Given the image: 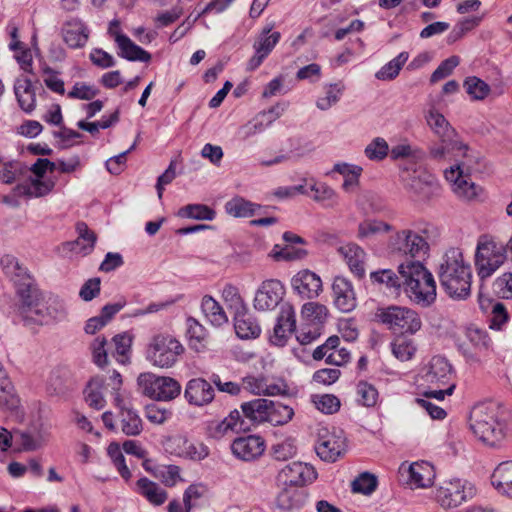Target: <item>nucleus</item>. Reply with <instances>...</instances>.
<instances>
[{"instance_id":"f257e3e1","label":"nucleus","mask_w":512,"mask_h":512,"mask_svg":"<svg viewBox=\"0 0 512 512\" xmlns=\"http://www.w3.org/2000/svg\"><path fill=\"white\" fill-rule=\"evenodd\" d=\"M470 429L483 444L500 448L512 438V415L501 405H480L472 411Z\"/></svg>"},{"instance_id":"f03ea898","label":"nucleus","mask_w":512,"mask_h":512,"mask_svg":"<svg viewBox=\"0 0 512 512\" xmlns=\"http://www.w3.org/2000/svg\"><path fill=\"white\" fill-rule=\"evenodd\" d=\"M438 277L450 298L464 300L470 295L472 270L460 249L446 251L439 265Z\"/></svg>"},{"instance_id":"7ed1b4c3","label":"nucleus","mask_w":512,"mask_h":512,"mask_svg":"<svg viewBox=\"0 0 512 512\" xmlns=\"http://www.w3.org/2000/svg\"><path fill=\"white\" fill-rule=\"evenodd\" d=\"M402 286L409 299L422 307L436 300V283L432 273L420 262L406 260L398 266Z\"/></svg>"},{"instance_id":"20e7f679","label":"nucleus","mask_w":512,"mask_h":512,"mask_svg":"<svg viewBox=\"0 0 512 512\" xmlns=\"http://www.w3.org/2000/svg\"><path fill=\"white\" fill-rule=\"evenodd\" d=\"M56 169V163L47 158H38L31 166L32 176L14 187V192L19 196L27 198H40L50 194L55 181L52 178H45L47 172H53Z\"/></svg>"},{"instance_id":"39448f33","label":"nucleus","mask_w":512,"mask_h":512,"mask_svg":"<svg viewBox=\"0 0 512 512\" xmlns=\"http://www.w3.org/2000/svg\"><path fill=\"white\" fill-rule=\"evenodd\" d=\"M184 347L178 339L169 334H158L149 342L146 359L155 367L171 368L184 353Z\"/></svg>"},{"instance_id":"423d86ee","label":"nucleus","mask_w":512,"mask_h":512,"mask_svg":"<svg viewBox=\"0 0 512 512\" xmlns=\"http://www.w3.org/2000/svg\"><path fill=\"white\" fill-rule=\"evenodd\" d=\"M137 385L143 395L158 401L172 400L181 392V385L177 380L151 372L141 373L137 378Z\"/></svg>"},{"instance_id":"0eeeda50","label":"nucleus","mask_w":512,"mask_h":512,"mask_svg":"<svg viewBox=\"0 0 512 512\" xmlns=\"http://www.w3.org/2000/svg\"><path fill=\"white\" fill-rule=\"evenodd\" d=\"M506 260L505 248L488 238L477 244L475 266L481 279L490 277Z\"/></svg>"},{"instance_id":"6e6552de","label":"nucleus","mask_w":512,"mask_h":512,"mask_svg":"<svg viewBox=\"0 0 512 512\" xmlns=\"http://www.w3.org/2000/svg\"><path fill=\"white\" fill-rule=\"evenodd\" d=\"M476 495L473 483L463 479L444 481L437 489L436 499L444 508H455Z\"/></svg>"},{"instance_id":"1a4fd4ad","label":"nucleus","mask_w":512,"mask_h":512,"mask_svg":"<svg viewBox=\"0 0 512 512\" xmlns=\"http://www.w3.org/2000/svg\"><path fill=\"white\" fill-rule=\"evenodd\" d=\"M379 317L390 329L403 333L415 334L422 327L419 314L407 307L389 306L379 314Z\"/></svg>"},{"instance_id":"9d476101","label":"nucleus","mask_w":512,"mask_h":512,"mask_svg":"<svg viewBox=\"0 0 512 512\" xmlns=\"http://www.w3.org/2000/svg\"><path fill=\"white\" fill-rule=\"evenodd\" d=\"M444 175L450 183L453 193L462 201H474L481 195L482 188L471 181L464 162L445 170Z\"/></svg>"},{"instance_id":"9b49d317","label":"nucleus","mask_w":512,"mask_h":512,"mask_svg":"<svg viewBox=\"0 0 512 512\" xmlns=\"http://www.w3.org/2000/svg\"><path fill=\"white\" fill-rule=\"evenodd\" d=\"M346 449V438L342 430L332 427H321L318 430L316 452L327 462H335Z\"/></svg>"},{"instance_id":"f8f14e48","label":"nucleus","mask_w":512,"mask_h":512,"mask_svg":"<svg viewBox=\"0 0 512 512\" xmlns=\"http://www.w3.org/2000/svg\"><path fill=\"white\" fill-rule=\"evenodd\" d=\"M405 189L415 203H429L441 195V186L436 178L427 172L413 175Z\"/></svg>"},{"instance_id":"ddd939ff","label":"nucleus","mask_w":512,"mask_h":512,"mask_svg":"<svg viewBox=\"0 0 512 512\" xmlns=\"http://www.w3.org/2000/svg\"><path fill=\"white\" fill-rule=\"evenodd\" d=\"M21 304L18 308V314L25 325L48 324L45 311V305L39 303L38 290L35 287L28 289H19Z\"/></svg>"},{"instance_id":"4468645a","label":"nucleus","mask_w":512,"mask_h":512,"mask_svg":"<svg viewBox=\"0 0 512 512\" xmlns=\"http://www.w3.org/2000/svg\"><path fill=\"white\" fill-rule=\"evenodd\" d=\"M242 388L254 395L285 396L289 394V386L282 378L265 376H246L242 379Z\"/></svg>"},{"instance_id":"2eb2a0df","label":"nucleus","mask_w":512,"mask_h":512,"mask_svg":"<svg viewBox=\"0 0 512 512\" xmlns=\"http://www.w3.org/2000/svg\"><path fill=\"white\" fill-rule=\"evenodd\" d=\"M317 478L315 469L303 462H292L285 465L278 473L281 486L301 488Z\"/></svg>"},{"instance_id":"dca6fc26","label":"nucleus","mask_w":512,"mask_h":512,"mask_svg":"<svg viewBox=\"0 0 512 512\" xmlns=\"http://www.w3.org/2000/svg\"><path fill=\"white\" fill-rule=\"evenodd\" d=\"M284 294L285 288L279 280H265L256 292L254 307L259 311L273 310L282 301Z\"/></svg>"},{"instance_id":"f3484780","label":"nucleus","mask_w":512,"mask_h":512,"mask_svg":"<svg viewBox=\"0 0 512 512\" xmlns=\"http://www.w3.org/2000/svg\"><path fill=\"white\" fill-rule=\"evenodd\" d=\"M392 245L395 250L411 257L424 256L429 250L427 241L410 229L397 232Z\"/></svg>"},{"instance_id":"a211bd4d","label":"nucleus","mask_w":512,"mask_h":512,"mask_svg":"<svg viewBox=\"0 0 512 512\" xmlns=\"http://www.w3.org/2000/svg\"><path fill=\"white\" fill-rule=\"evenodd\" d=\"M291 287L302 299L317 298L323 290L320 276L309 269L298 271L291 279Z\"/></svg>"},{"instance_id":"6ab92c4d","label":"nucleus","mask_w":512,"mask_h":512,"mask_svg":"<svg viewBox=\"0 0 512 512\" xmlns=\"http://www.w3.org/2000/svg\"><path fill=\"white\" fill-rule=\"evenodd\" d=\"M454 372L449 361L442 356H433L424 367L423 379L430 385L438 387L453 382Z\"/></svg>"},{"instance_id":"aec40b11","label":"nucleus","mask_w":512,"mask_h":512,"mask_svg":"<svg viewBox=\"0 0 512 512\" xmlns=\"http://www.w3.org/2000/svg\"><path fill=\"white\" fill-rule=\"evenodd\" d=\"M296 328L295 311L291 304L283 303L277 317L276 325L270 336V342L273 345L282 347L286 344L288 338Z\"/></svg>"},{"instance_id":"412c9836","label":"nucleus","mask_w":512,"mask_h":512,"mask_svg":"<svg viewBox=\"0 0 512 512\" xmlns=\"http://www.w3.org/2000/svg\"><path fill=\"white\" fill-rule=\"evenodd\" d=\"M265 448L264 439L257 435L238 437L231 444L232 454L242 461L258 459L264 453Z\"/></svg>"},{"instance_id":"4be33fe9","label":"nucleus","mask_w":512,"mask_h":512,"mask_svg":"<svg viewBox=\"0 0 512 512\" xmlns=\"http://www.w3.org/2000/svg\"><path fill=\"white\" fill-rule=\"evenodd\" d=\"M332 293L334 305L341 312H351L357 306L353 285L347 278L336 276L332 283Z\"/></svg>"},{"instance_id":"5701e85b","label":"nucleus","mask_w":512,"mask_h":512,"mask_svg":"<svg viewBox=\"0 0 512 512\" xmlns=\"http://www.w3.org/2000/svg\"><path fill=\"white\" fill-rule=\"evenodd\" d=\"M184 396L189 404L198 407L211 403L214 399V389L203 378H194L188 381Z\"/></svg>"},{"instance_id":"b1692460","label":"nucleus","mask_w":512,"mask_h":512,"mask_svg":"<svg viewBox=\"0 0 512 512\" xmlns=\"http://www.w3.org/2000/svg\"><path fill=\"white\" fill-rule=\"evenodd\" d=\"M133 490L153 506H161L168 500V492L159 483L145 476L135 482Z\"/></svg>"},{"instance_id":"393cba45","label":"nucleus","mask_w":512,"mask_h":512,"mask_svg":"<svg viewBox=\"0 0 512 512\" xmlns=\"http://www.w3.org/2000/svg\"><path fill=\"white\" fill-rule=\"evenodd\" d=\"M171 441L179 457L193 461H201L209 454V449L205 444L199 441H191L185 436H175Z\"/></svg>"},{"instance_id":"a878e982","label":"nucleus","mask_w":512,"mask_h":512,"mask_svg":"<svg viewBox=\"0 0 512 512\" xmlns=\"http://www.w3.org/2000/svg\"><path fill=\"white\" fill-rule=\"evenodd\" d=\"M0 264L3 272L18 286V290L20 288L28 289L34 287L29 273L26 268L19 263L16 257L4 255L0 259Z\"/></svg>"},{"instance_id":"bb28decb","label":"nucleus","mask_w":512,"mask_h":512,"mask_svg":"<svg viewBox=\"0 0 512 512\" xmlns=\"http://www.w3.org/2000/svg\"><path fill=\"white\" fill-rule=\"evenodd\" d=\"M64 42L73 49L85 46L89 38L86 25L78 18L67 20L62 27Z\"/></svg>"},{"instance_id":"cd10ccee","label":"nucleus","mask_w":512,"mask_h":512,"mask_svg":"<svg viewBox=\"0 0 512 512\" xmlns=\"http://www.w3.org/2000/svg\"><path fill=\"white\" fill-rule=\"evenodd\" d=\"M408 483L414 488H428L433 485L435 469L426 461H418L407 468Z\"/></svg>"},{"instance_id":"c85d7f7f","label":"nucleus","mask_w":512,"mask_h":512,"mask_svg":"<svg viewBox=\"0 0 512 512\" xmlns=\"http://www.w3.org/2000/svg\"><path fill=\"white\" fill-rule=\"evenodd\" d=\"M306 498L307 495L301 488L282 486L276 498V506L283 512H293L304 506Z\"/></svg>"},{"instance_id":"c756f323","label":"nucleus","mask_w":512,"mask_h":512,"mask_svg":"<svg viewBox=\"0 0 512 512\" xmlns=\"http://www.w3.org/2000/svg\"><path fill=\"white\" fill-rule=\"evenodd\" d=\"M14 93L19 107L25 113H31L36 108V93L32 81L24 76L18 77L14 82Z\"/></svg>"},{"instance_id":"7c9ffc66","label":"nucleus","mask_w":512,"mask_h":512,"mask_svg":"<svg viewBox=\"0 0 512 512\" xmlns=\"http://www.w3.org/2000/svg\"><path fill=\"white\" fill-rule=\"evenodd\" d=\"M241 429V415L239 411L234 410L223 420L211 421L207 426V433L214 439H220L230 432H237Z\"/></svg>"},{"instance_id":"2f4dec72","label":"nucleus","mask_w":512,"mask_h":512,"mask_svg":"<svg viewBox=\"0 0 512 512\" xmlns=\"http://www.w3.org/2000/svg\"><path fill=\"white\" fill-rule=\"evenodd\" d=\"M338 251L345 259L350 271L358 278H362L365 275L364 250L356 244H347L341 246Z\"/></svg>"},{"instance_id":"473e14b6","label":"nucleus","mask_w":512,"mask_h":512,"mask_svg":"<svg viewBox=\"0 0 512 512\" xmlns=\"http://www.w3.org/2000/svg\"><path fill=\"white\" fill-rule=\"evenodd\" d=\"M116 406L121 409V430L127 436H136L142 432V420L132 409L126 408L123 400L117 395L114 397Z\"/></svg>"},{"instance_id":"72a5a7b5","label":"nucleus","mask_w":512,"mask_h":512,"mask_svg":"<svg viewBox=\"0 0 512 512\" xmlns=\"http://www.w3.org/2000/svg\"><path fill=\"white\" fill-rule=\"evenodd\" d=\"M440 142L429 148V155L434 160H446L452 156L454 151L465 152L468 147L457 139V136H450L448 141L441 137ZM465 155V153H463Z\"/></svg>"},{"instance_id":"f704fd0d","label":"nucleus","mask_w":512,"mask_h":512,"mask_svg":"<svg viewBox=\"0 0 512 512\" xmlns=\"http://www.w3.org/2000/svg\"><path fill=\"white\" fill-rule=\"evenodd\" d=\"M491 480L499 493L512 497V461L500 463L495 468Z\"/></svg>"},{"instance_id":"c9c22d12","label":"nucleus","mask_w":512,"mask_h":512,"mask_svg":"<svg viewBox=\"0 0 512 512\" xmlns=\"http://www.w3.org/2000/svg\"><path fill=\"white\" fill-rule=\"evenodd\" d=\"M428 126L438 137H444L447 141L450 136H457L455 129L450 125L448 120L434 107H431L425 114Z\"/></svg>"},{"instance_id":"e433bc0d","label":"nucleus","mask_w":512,"mask_h":512,"mask_svg":"<svg viewBox=\"0 0 512 512\" xmlns=\"http://www.w3.org/2000/svg\"><path fill=\"white\" fill-rule=\"evenodd\" d=\"M233 318L235 332L239 338L251 339L260 335L261 328L256 320L248 313V309H245L243 313Z\"/></svg>"},{"instance_id":"4c0bfd02","label":"nucleus","mask_w":512,"mask_h":512,"mask_svg":"<svg viewBox=\"0 0 512 512\" xmlns=\"http://www.w3.org/2000/svg\"><path fill=\"white\" fill-rule=\"evenodd\" d=\"M344 91L345 85L342 81L325 84L323 94L316 100V107L321 111L329 110L340 101Z\"/></svg>"},{"instance_id":"58836bf2","label":"nucleus","mask_w":512,"mask_h":512,"mask_svg":"<svg viewBox=\"0 0 512 512\" xmlns=\"http://www.w3.org/2000/svg\"><path fill=\"white\" fill-rule=\"evenodd\" d=\"M117 45L120 50L118 55L129 61L148 62L151 59V55L128 36H117Z\"/></svg>"},{"instance_id":"ea45409f","label":"nucleus","mask_w":512,"mask_h":512,"mask_svg":"<svg viewBox=\"0 0 512 512\" xmlns=\"http://www.w3.org/2000/svg\"><path fill=\"white\" fill-rule=\"evenodd\" d=\"M201 310L205 318L213 325L220 327L228 322V317L222 306L210 295L201 300Z\"/></svg>"},{"instance_id":"a19ab883","label":"nucleus","mask_w":512,"mask_h":512,"mask_svg":"<svg viewBox=\"0 0 512 512\" xmlns=\"http://www.w3.org/2000/svg\"><path fill=\"white\" fill-rule=\"evenodd\" d=\"M362 167L349 163H336L333 166V172H337L344 177L342 188L345 192H353L359 185V177L362 174Z\"/></svg>"},{"instance_id":"79ce46f5","label":"nucleus","mask_w":512,"mask_h":512,"mask_svg":"<svg viewBox=\"0 0 512 512\" xmlns=\"http://www.w3.org/2000/svg\"><path fill=\"white\" fill-rule=\"evenodd\" d=\"M107 391L106 382L102 377H94L85 389V399L88 405L97 410L105 406L104 393Z\"/></svg>"},{"instance_id":"37998d69","label":"nucleus","mask_w":512,"mask_h":512,"mask_svg":"<svg viewBox=\"0 0 512 512\" xmlns=\"http://www.w3.org/2000/svg\"><path fill=\"white\" fill-rule=\"evenodd\" d=\"M269 405L271 400L258 398L241 405L243 414L255 423L267 422Z\"/></svg>"},{"instance_id":"c03bdc74","label":"nucleus","mask_w":512,"mask_h":512,"mask_svg":"<svg viewBox=\"0 0 512 512\" xmlns=\"http://www.w3.org/2000/svg\"><path fill=\"white\" fill-rule=\"evenodd\" d=\"M78 238L72 243V250L82 255L92 252L96 242V235L89 230L85 223L77 224Z\"/></svg>"},{"instance_id":"a18cd8bd","label":"nucleus","mask_w":512,"mask_h":512,"mask_svg":"<svg viewBox=\"0 0 512 512\" xmlns=\"http://www.w3.org/2000/svg\"><path fill=\"white\" fill-rule=\"evenodd\" d=\"M281 38L278 31H273V25L265 26L257 36L253 48L268 56Z\"/></svg>"},{"instance_id":"49530a36","label":"nucleus","mask_w":512,"mask_h":512,"mask_svg":"<svg viewBox=\"0 0 512 512\" xmlns=\"http://www.w3.org/2000/svg\"><path fill=\"white\" fill-rule=\"evenodd\" d=\"M314 201L321 203L326 208H333L338 205V195L334 189L323 182H313L310 185Z\"/></svg>"},{"instance_id":"de8ad7c7","label":"nucleus","mask_w":512,"mask_h":512,"mask_svg":"<svg viewBox=\"0 0 512 512\" xmlns=\"http://www.w3.org/2000/svg\"><path fill=\"white\" fill-rule=\"evenodd\" d=\"M259 205L252 203L242 197H235L225 204L226 212L237 218H247L255 214Z\"/></svg>"},{"instance_id":"09e8293b","label":"nucleus","mask_w":512,"mask_h":512,"mask_svg":"<svg viewBox=\"0 0 512 512\" xmlns=\"http://www.w3.org/2000/svg\"><path fill=\"white\" fill-rule=\"evenodd\" d=\"M391 351L398 360L404 362L413 358L417 351V346L413 339L398 336L391 343Z\"/></svg>"},{"instance_id":"8fccbe9b","label":"nucleus","mask_w":512,"mask_h":512,"mask_svg":"<svg viewBox=\"0 0 512 512\" xmlns=\"http://www.w3.org/2000/svg\"><path fill=\"white\" fill-rule=\"evenodd\" d=\"M187 335L189 337V345L192 349L200 352L204 349V340L207 337L205 327L193 317H188L186 320Z\"/></svg>"},{"instance_id":"3c124183","label":"nucleus","mask_w":512,"mask_h":512,"mask_svg":"<svg viewBox=\"0 0 512 512\" xmlns=\"http://www.w3.org/2000/svg\"><path fill=\"white\" fill-rule=\"evenodd\" d=\"M222 299L226 307L233 313V317L243 313L247 306L237 287L226 284L222 289Z\"/></svg>"},{"instance_id":"603ef678","label":"nucleus","mask_w":512,"mask_h":512,"mask_svg":"<svg viewBox=\"0 0 512 512\" xmlns=\"http://www.w3.org/2000/svg\"><path fill=\"white\" fill-rule=\"evenodd\" d=\"M294 416V410L288 405L271 400L269 405L267 422L274 426L287 424Z\"/></svg>"},{"instance_id":"864d4df0","label":"nucleus","mask_w":512,"mask_h":512,"mask_svg":"<svg viewBox=\"0 0 512 512\" xmlns=\"http://www.w3.org/2000/svg\"><path fill=\"white\" fill-rule=\"evenodd\" d=\"M409 54L407 52H401L398 56L393 58L387 64H385L379 71L376 72L375 77L378 80L390 81L398 76L400 70L407 62Z\"/></svg>"},{"instance_id":"5fc2aeb1","label":"nucleus","mask_w":512,"mask_h":512,"mask_svg":"<svg viewBox=\"0 0 512 512\" xmlns=\"http://www.w3.org/2000/svg\"><path fill=\"white\" fill-rule=\"evenodd\" d=\"M463 86L467 94L475 101L484 100L490 93V86L476 76H469L464 80Z\"/></svg>"},{"instance_id":"6e6d98bb","label":"nucleus","mask_w":512,"mask_h":512,"mask_svg":"<svg viewBox=\"0 0 512 512\" xmlns=\"http://www.w3.org/2000/svg\"><path fill=\"white\" fill-rule=\"evenodd\" d=\"M107 454L123 480L126 482L130 481L132 473L126 465L125 457L121 451L120 445L116 442L110 443L107 448Z\"/></svg>"},{"instance_id":"4d7b16f0","label":"nucleus","mask_w":512,"mask_h":512,"mask_svg":"<svg viewBox=\"0 0 512 512\" xmlns=\"http://www.w3.org/2000/svg\"><path fill=\"white\" fill-rule=\"evenodd\" d=\"M465 336L475 351H487L491 345L487 332L476 326L467 327Z\"/></svg>"},{"instance_id":"13d9d810","label":"nucleus","mask_w":512,"mask_h":512,"mask_svg":"<svg viewBox=\"0 0 512 512\" xmlns=\"http://www.w3.org/2000/svg\"><path fill=\"white\" fill-rule=\"evenodd\" d=\"M112 340L114 346V350L111 352L112 356L115 357L119 363L125 364L128 361V354L131 349V336L127 333L118 334L114 336Z\"/></svg>"},{"instance_id":"bf43d9fd","label":"nucleus","mask_w":512,"mask_h":512,"mask_svg":"<svg viewBox=\"0 0 512 512\" xmlns=\"http://www.w3.org/2000/svg\"><path fill=\"white\" fill-rule=\"evenodd\" d=\"M154 475L166 487H174L184 481L181 476V468L177 465H164L154 472Z\"/></svg>"},{"instance_id":"052dcab7","label":"nucleus","mask_w":512,"mask_h":512,"mask_svg":"<svg viewBox=\"0 0 512 512\" xmlns=\"http://www.w3.org/2000/svg\"><path fill=\"white\" fill-rule=\"evenodd\" d=\"M357 401L365 407H374L378 401V391L370 383L360 381L356 386Z\"/></svg>"},{"instance_id":"680f3d73","label":"nucleus","mask_w":512,"mask_h":512,"mask_svg":"<svg viewBox=\"0 0 512 512\" xmlns=\"http://www.w3.org/2000/svg\"><path fill=\"white\" fill-rule=\"evenodd\" d=\"M45 311L48 323L51 321H61L67 316V306L63 299L58 296H51L48 298Z\"/></svg>"},{"instance_id":"e2e57ef3","label":"nucleus","mask_w":512,"mask_h":512,"mask_svg":"<svg viewBox=\"0 0 512 512\" xmlns=\"http://www.w3.org/2000/svg\"><path fill=\"white\" fill-rule=\"evenodd\" d=\"M392 230V226L380 220H366L359 224L358 235L360 238H369L377 234Z\"/></svg>"},{"instance_id":"0e129e2a","label":"nucleus","mask_w":512,"mask_h":512,"mask_svg":"<svg viewBox=\"0 0 512 512\" xmlns=\"http://www.w3.org/2000/svg\"><path fill=\"white\" fill-rule=\"evenodd\" d=\"M389 153V145L382 137L373 139L364 150L365 156L372 161H381Z\"/></svg>"},{"instance_id":"69168bd1","label":"nucleus","mask_w":512,"mask_h":512,"mask_svg":"<svg viewBox=\"0 0 512 512\" xmlns=\"http://www.w3.org/2000/svg\"><path fill=\"white\" fill-rule=\"evenodd\" d=\"M179 214L196 220H213L215 211L203 204H189L183 207Z\"/></svg>"},{"instance_id":"338daca9","label":"nucleus","mask_w":512,"mask_h":512,"mask_svg":"<svg viewBox=\"0 0 512 512\" xmlns=\"http://www.w3.org/2000/svg\"><path fill=\"white\" fill-rule=\"evenodd\" d=\"M271 255L275 260L293 261L306 257L307 251L303 248H295L293 245H285L284 247L275 245Z\"/></svg>"},{"instance_id":"774afa93","label":"nucleus","mask_w":512,"mask_h":512,"mask_svg":"<svg viewBox=\"0 0 512 512\" xmlns=\"http://www.w3.org/2000/svg\"><path fill=\"white\" fill-rule=\"evenodd\" d=\"M302 317L312 323H322L327 317L326 306L318 302H308L302 306Z\"/></svg>"}]
</instances>
